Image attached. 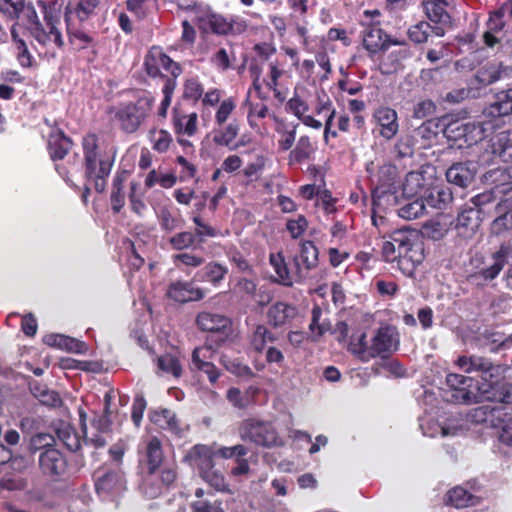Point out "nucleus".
<instances>
[{
	"mask_svg": "<svg viewBox=\"0 0 512 512\" xmlns=\"http://www.w3.org/2000/svg\"><path fill=\"white\" fill-rule=\"evenodd\" d=\"M192 220L193 223L195 224V230L193 234L199 247H201L202 244H204L208 238H214L220 235V231L217 228L205 222L201 216L196 215L193 217Z\"/></svg>",
	"mask_w": 512,
	"mask_h": 512,
	"instance_id": "09e8293b",
	"label": "nucleus"
},
{
	"mask_svg": "<svg viewBox=\"0 0 512 512\" xmlns=\"http://www.w3.org/2000/svg\"><path fill=\"white\" fill-rule=\"evenodd\" d=\"M164 452L160 439L156 436L150 437L145 443L143 463L147 474L155 476L156 471L162 466Z\"/></svg>",
	"mask_w": 512,
	"mask_h": 512,
	"instance_id": "72a5a7b5",
	"label": "nucleus"
},
{
	"mask_svg": "<svg viewBox=\"0 0 512 512\" xmlns=\"http://www.w3.org/2000/svg\"><path fill=\"white\" fill-rule=\"evenodd\" d=\"M372 120L378 128L379 135L385 140H392L399 132L398 114L388 106H379L372 114Z\"/></svg>",
	"mask_w": 512,
	"mask_h": 512,
	"instance_id": "4be33fe9",
	"label": "nucleus"
},
{
	"mask_svg": "<svg viewBox=\"0 0 512 512\" xmlns=\"http://www.w3.org/2000/svg\"><path fill=\"white\" fill-rule=\"evenodd\" d=\"M426 17L435 23L433 34L443 37L448 29L453 27V19L448 8L447 0H422L421 3Z\"/></svg>",
	"mask_w": 512,
	"mask_h": 512,
	"instance_id": "dca6fc26",
	"label": "nucleus"
},
{
	"mask_svg": "<svg viewBox=\"0 0 512 512\" xmlns=\"http://www.w3.org/2000/svg\"><path fill=\"white\" fill-rule=\"evenodd\" d=\"M177 87V81L174 78H166L162 87L163 99L158 108V116L161 118L167 117L168 109L172 102L174 91Z\"/></svg>",
	"mask_w": 512,
	"mask_h": 512,
	"instance_id": "e2e57ef3",
	"label": "nucleus"
},
{
	"mask_svg": "<svg viewBox=\"0 0 512 512\" xmlns=\"http://www.w3.org/2000/svg\"><path fill=\"white\" fill-rule=\"evenodd\" d=\"M72 140L60 130H54L49 134L48 138V152L50 158L56 162L63 160L72 148Z\"/></svg>",
	"mask_w": 512,
	"mask_h": 512,
	"instance_id": "e433bc0d",
	"label": "nucleus"
},
{
	"mask_svg": "<svg viewBox=\"0 0 512 512\" xmlns=\"http://www.w3.org/2000/svg\"><path fill=\"white\" fill-rule=\"evenodd\" d=\"M424 188V177L420 172H409L402 183V191L408 197H414L421 193Z\"/></svg>",
	"mask_w": 512,
	"mask_h": 512,
	"instance_id": "4d7b16f0",
	"label": "nucleus"
},
{
	"mask_svg": "<svg viewBox=\"0 0 512 512\" xmlns=\"http://www.w3.org/2000/svg\"><path fill=\"white\" fill-rule=\"evenodd\" d=\"M196 325L201 331L219 334L217 344L223 343L232 334V321L225 315L202 311L196 316Z\"/></svg>",
	"mask_w": 512,
	"mask_h": 512,
	"instance_id": "6ab92c4d",
	"label": "nucleus"
},
{
	"mask_svg": "<svg viewBox=\"0 0 512 512\" xmlns=\"http://www.w3.org/2000/svg\"><path fill=\"white\" fill-rule=\"evenodd\" d=\"M240 438L257 446L271 448L283 446L284 442L274 425L269 421L248 418L239 426Z\"/></svg>",
	"mask_w": 512,
	"mask_h": 512,
	"instance_id": "0eeeda50",
	"label": "nucleus"
},
{
	"mask_svg": "<svg viewBox=\"0 0 512 512\" xmlns=\"http://www.w3.org/2000/svg\"><path fill=\"white\" fill-rule=\"evenodd\" d=\"M81 146L85 178L93 181L95 190L102 193L114 165L116 152L102 147L95 133L83 136Z\"/></svg>",
	"mask_w": 512,
	"mask_h": 512,
	"instance_id": "7ed1b4c3",
	"label": "nucleus"
},
{
	"mask_svg": "<svg viewBox=\"0 0 512 512\" xmlns=\"http://www.w3.org/2000/svg\"><path fill=\"white\" fill-rule=\"evenodd\" d=\"M505 16L512 20V0L503 2L498 8L489 12L486 22L487 30L483 34V42L487 47L493 48L500 43L501 40L496 35L506 27Z\"/></svg>",
	"mask_w": 512,
	"mask_h": 512,
	"instance_id": "f3484780",
	"label": "nucleus"
},
{
	"mask_svg": "<svg viewBox=\"0 0 512 512\" xmlns=\"http://www.w3.org/2000/svg\"><path fill=\"white\" fill-rule=\"evenodd\" d=\"M315 148L311 142V139L307 135L301 136L294 149L289 154V161L291 163L301 164L308 160L314 153Z\"/></svg>",
	"mask_w": 512,
	"mask_h": 512,
	"instance_id": "de8ad7c7",
	"label": "nucleus"
},
{
	"mask_svg": "<svg viewBox=\"0 0 512 512\" xmlns=\"http://www.w3.org/2000/svg\"><path fill=\"white\" fill-rule=\"evenodd\" d=\"M159 225L165 232H172L179 229L183 225V220L180 214H174L169 208L163 207L157 214Z\"/></svg>",
	"mask_w": 512,
	"mask_h": 512,
	"instance_id": "6e6d98bb",
	"label": "nucleus"
},
{
	"mask_svg": "<svg viewBox=\"0 0 512 512\" xmlns=\"http://www.w3.org/2000/svg\"><path fill=\"white\" fill-rule=\"evenodd\" d=\"M512 202L510 199L501 200L496 206L498 216L492 222V230L495 234H501L512 229Z\"/></svg>",
	"mask_w": 512,
	"mask_h": 512,
	"instance_id": "37998d69",
	"label": "nucleus"
},
{
	"mask_svg": "<svg viewBox=\"0 0 512 512\" xmlns=\"http://www.w3.org/2000/svg\"><path fill=\"white\" fill-rule=\"evenodd\" d=\"M157 367L163 373L171 374L175 378L182 375V365L177 356L170 353L163 354L157 358Z\"/></svg>",
	"mask_w": 512,
	"mask_h": 512,
	"instance_id": "864d4df0",
	"label": "nucleus"
},
{
	"mask_svg": "<svg viewBox=\"0 0 512 512\" xmlns=\"http://www.w3.org/2000/svg\"><path fill=\"white\" fill-rule=\"evenodd\" d=\"M442 398L444 401L452 404L478 403L476 381L474 378L449 373L446 376L445 387L442 388Z\"/></svg>",
	"mask_w": 512,
	"mask_h": 512,
	"instance_id": "9d476101",
	"label": "nucleus"
},
{
	"mask_svg": "<svg viewBox=\"0 0 512 512\" xmlns=\"http://www.w3.org/2000/svg\"><path fill=\"white\" fill-rule=\"evenodd\" d=\"M437 128L438 126L433 121L428 120L412 131L413 137L418 143V149H427L432 146L438 136Z\"/></svg>",
	"mask_w": 512,
	"mask_h": 512,
	"instance_id": "a18cd8bd",
	"label": "nucleus"
},
{
	"mask_svg": "<svg viewBox=\"0 0 512 512\" xmlns=\"http://www.w3.org/2000/svg\"><path fill=\"white\" fill-rule=\"evenodd\" d=\"M149 420L159 429L170 432L178 437L182 436L180 420L175 412L167 408H158L149 412Z\"/></svg>",
	"mask_w": 512,
	"mask_h": 512,
	"instance_id": "2f4dec72",
	"label": "nucleus"
},
{
	"mask_svg": "<svg viewBox=\"0 0 512 512\" xmlns=\"http://www.w3.org/2000/svg\"><path fill=\"white\" fill-rule=\"evenodd\" d=\"M286 109L296 116L305 126L313 129H320L322 127V123L319 120L306 114L309 111V105L298 95H294L287 101Z\"/></svg>",
	"mask_w": 512,
	"mask_h": 512,
	"instance_id": "ea45409f",
	"label": "nucleus"
},
{
	"mask_svg": "<svg viewBox=\"0 0 512 512\" xmlns=\"http://www.w3.org/2000/svg\"><path fill=\"white\" fill-rule=\"evenodd\" d=\"M483 183L500 196H503L512 190V174H510L508 168L499 166L485 172Z\"/></svg>",
	"mask_w": 512,
	"mask_h": 512,
	"instance_id": "cd10ccee",
	"label": "nucleus"
},
{
	"mask_svg": "<svg viewBox=\"0 0 512 512\" xmlns=\"http://www.w3.org/2000/svg\"><path fill=\"white\" fill-rule=\"evenodd\" d=\"M270 264L277 274L278 279L276 281L281 285L290 287L293 283H300L304 280L301 264L296 261V265L293 264L292 268H289L282 252L272 253Z\"/></svg>",
	"mask_w": 512,
	"mask_h": 512,
	"instance_id": "b1692460",
	"label": "nucleus"
},
{
	"mask_svg": "<svg viewBox=\"0 0 512 512\" xmlns=\"http://www.w3.org/2000/svg\"><path fill=\"white\" fill-rule=\"evenodd\" d=\"M236 109V101L232 97L224 99L215 111L214 122L218 128L212 131V142L216 146L227 147L229 150H237L243 143L235 140L240 133V122L233 119L227 121Z\"/></svg>",
	"mask_w": 512,
	"mask_h": 512,
	"instance_id": "423d86ee",
	"label": "nucleus"
},
{
	"mask_svg": "<svg viewBox=\"0 0 512 512\" xmlns=\"http://www.w3.org/2000/svg\"><path fill=\"white\" fill-rule=\"evenodd\" d=\"M166 297L178 303L200 301L205 297V291L196 287L193 281L176 280L169 283Z\"/></svg>",
	"mask_w": 512,
	"mask_h": 512,
	"instance_id": "5701e85b",
	"label": "nucleus"
},
{
	"mask_svg": "<svg viewBox=\"0 0 512 512\" xmlns=\"http://www.w3.org/2000/svg\"><path fill=\"white\" fill-rule=\"evenodd\" d=\"M99 4L100 0L70 1L65 7V24H83L95 14Z\"/></svg>",
	"mask_w": 512,
	"mask_h": 512,
	"instance_id": "393cba45",
	"label": "nucleus"
},
{
	"mask_svg": "<svg viewBox=\"0 0 512 512\" xmlns=\"http://www.w3.org/2000/svg\"><path fill=\"white\" fill-rule=\"evenodd\" d=\"M227 274L228 268L226 265L216 261H211L195 273L193 280L197 282H207L213 286H219Z\"/></svg>",
	"mask_w": 512,
	"mask_h": 512,
	"instance_id": "58836bf2",
	"label": "nucleus"
},
{
	"mask_svg": "<svg viewBox=\"0 0 512 512\" xmlns=\"http://www.w3.org/2000/svg\"><path fill=\"white\" fill-rule=\"evenodd\" d=\"M38 463L41 473L52 481H61L68 474L67 458L56 448L42 451Z\"/></svg>",
	"mask_w": 512,
	"mask_h": 512,
	"instance_id": "2eb2a0df",
	"label": "nucleus"
},
{
	"mask_svg": "<svg viewBox=\"0 0 512 512\" xmlns=\"http://www.w3.org/2000/svg\"><path fill=\"white\" fill-rule=\"evenodd\" d=\"M474 178L475 170L468 162L453 163L446 171L447 181L461 188L468 187Z\"/></svg>",
	"mask_w": 512,
	"mask_h": 512,
	"instance_id": "c9c22d12",
	"label": "nucleus"
},
{
	"mask_svg": "<svg viewBox=\"0 0 512 512\" xmlns=\"http://www.w3.org/2000/svg\"><path fill=\"white\" fill-rule=\"evenodd\" d=\"M217 456V451L212 447L205 444L194 445L187 453L186 459L190 465L199 470V474L214 468V457Z\"/></svg>",
	"mask_w": 512,
	"mask_h": 512,
	"instance_id": "bb28decb",
	"label": "nucleus"
},
{
	"mask_svg": "<svg viewBox=\"0 0 512 512\" xmlns=\"http://www.w3.org/2000/svg\"><path fill=\"white\" fill-rule=\"evenodd\" d=\"M397 43H391V46H398L397 49L391 51L387 56L389 62L383 61L380 69L383 74H391L396 72L401 66L403 61L412 57L413 52L410 45L405 39L396 38Z\"/></svg>",
	"mask_w": 512,
	"mask_h": 512,
	"instance_id": "c756f323",
	"label": "nucleus"
},
{
	"mask_svg": "<svg viewBox=\"0 0 512 512\" xmlns=\"http://www.w3.org/2000/svg\"><path fill=\"white\" fill-rule=\"evenodd\" d=\"M307 218L299 214L296 218H290L286 221V230L292 239H300L308 228Z\"/></svg>",
	"mask_w": 512,
	"mask_h": 512,
	"instance_id": "774afa93",
	"label": "nucleus"
},
{
	"mask_svg": "<svg viewBox=\"0 0 512 512\" xmlns=\"http://www.w3.org/2000/svg\"><path fill=\"white\" fill-rule=\"evenodd\" d=\"M177 87V81L174 78H166L162 87L163 99L158 108V116L161 118L167 117L168 109L172 102L174 91Z\"/></svg>",
	"mask_w": 512,
	"mask_h": 512,
	"instance_id": "0e129e2a",
	"label": "nucleus"
},
{
	"mask_svg": "<svg viewBox=\"0 0 512 512\" xmlns=\"http://www.w3.org/2000/svg\"><path fill=\"white\" fill-rule=\"evenodd\" d=\"M369 346L370 345L367 344L366 340V333L358 331L350 336L348 351L357 357V359H359L361 362H369Z\"/></svg>",
	"mask_w": 512,
	"mask_h": 512,
	"instance_id": "49530a36",
	"label": "nucleus"
},
{
	"mask_svg": "<svg viewBox=\"0 0 512 512\" xmlns=\"http://www.w3.org/2000/svg\"><path fill=\"white\" fill-rule=\"evenodd\" d=\"M491 153V157L482 160L485 162H494L496 159L504 163H512V131H502L492 136L488 142L486 153ZM512 174V167L508 168Z\"/></svg>",
	"mask_w": 512,
	"mask_h": 512,
	"instance_id": "412c9836",
	"label": "nucleus"
},
{
	"mask_svg": "<svg viewBox=\"0 0 512 512\" xmlns=\"http://www.w3.org/2000/svg\"><path fill=\"white\" fill-rule=\"evenodd\" d=\"M426 207L422 198H417L402 205L398 209V216L406 220H414L425 213Z\"/></svg>",
	"mask_w": 512,
	"mask_h": 512,
	"instance_id": "bf43d9fd",
	"label": "nucleus"
},
{
	"mask_svg": "<svg viewBox=\"0 0 512 512\" xmlns=\"http://www.w3.org/2000/svg\"><path fill=\"white\" fill-rule=\"evenodd\" d=\"M276 337L264 325H258L251 335V346L256 352H262L267 342H274Z\"/></svg>",
	"mask_w": 512,
	"mask_h": 512,
	"instance_id": "13d9d810",
	"label": "nucleus"
},
{
	"mask_svg": "<svg viewBox=\"0 0 512 512\" xmlns=\"http://www.w3.org/2000/svg\"><path fill=\"white\" fill-rule=\"evenodd\" d=\"M197 26L202 34L217 36H236L247 30V23L242 18L212 11L197 17Z\"/></svg>",
	"mask_w": 512,
	"mask_h": 512,
	"instance_id": "1a4fd4ad",
	"label": "nucleus"
},
{
	"mask_svg": "<svg viewBox=\"0 0 512 512\" xmlns=\"http://www.w3.org/2000/svg\"><path fill=\"white\" fill-rule=\"evenodd\" d=\"M363 30L361 31L362 46L366 50L370 59L386 53L391 47V43H397L396 37L388 34L379 21L370 22L368 24L361 23Z\"/></svg>",
	"mask_w": 512,
	"mask_h": 512,
	"instance_id": "f8f14e48",
	"label": "nucleus"
},
{
	"mask_svg": "<svg viewBox=\"0 0 512 512\" xmlns=\"http://www.w3.org/2000/svg\"><path fill=\"white\" fill-rule=\"evenodd\" d=\"M446 497V503L457 509L476 506L481 502V497L461 486L451 488L447 492Z\"/></svg>",
	"mask_w": 512,
	"mask_h": 512,
	"instance_id": "a19ab883",
	"label": "nucleus"
},
{
	"mask_svg": "<svg viewBox=\"0 0 512 512\" xmlns=\"http://www.w3.org/2000/svg\"><path fill=\"white\" fill-rule=\"evenodd\" d=\"M296 260L301 264L305 280L308 273L315 269L319 262V250L313 241L305 240L300 243L299 254L293 257L294 265H296Z\"/></svg>",
	"mask_w": 512,
	"mask_h": 512,
	"instance_id": "f704fd0d",
	"label": "nucleus"
},
{
	"mask_svg": "<svg viewBox=\"0 0 512 512\" xmlns=\"http://www.w3.org/2000/svg\"><path fill=\"white\" fill-rule=\"evenodd\" d=\"M96 493L107 500H114L126 490V480L120 470L102 468L94 473Z\"/></svg>",
	"mask_w": 512,
	"mask_h": 512,
	"instance_id": "4468645a",
	"label": "nucleus"
},
{
	"mask_svg": "<svg viewBox=\"0 0 512 512\" xmlns=\"http://www.w3.org/2000/svg\"><path fill=\"white\" fill-rule=\"evenodd\" d=\"M512 114V88L496 94V100L483 110L489 122Z\"/></svg>",
	"mask_w": 512,
	"mask_h": 512,
	"instance_id": "473e14b6",
	"label": "nucleus"
},
{
	"mask_svg": "<svg viewBox=\"0 0 512 512\" xmlns=\"http://www.w3.org/2000/svg\"><path fill=\"white\" fill-rule=\"evenodd\" d=\"M154 101V97L143 95L135 101L119 103L111 110L112 118L123 133L134 134L149 117Z\"/></svg>",
	"mask_w": 512,
	"mask_h": 512,
	"instance_id": "39448f33",
	"label": "nucleus"
},
{
	"mask_svg": "<svg viewBox=\"0 0 512 512\" xmlns=\"http://www.w3.org/2000/svg\"><path fill=\"white\" fill-rule=\"evenodd\" d=\"M82 25L66 24L68 41L72 49L87 63H93L99 56V41L95 34L85 31Z\"/></svg>",
	"mask_w": 512,
	"mask_h": 512,
	"instance_id": "ddd939ff",
	"label": "nucleus"
},
{
	"mask_svg": "<svg viewBox=\"0 0 512 512\" xmlns=\"http://www.w3.org/2000/svg\"><path fill=\"white\" fill-rule=\"evenodd\" d=\"M144 69L151 78H174L182 74L183 69L169 55L163 52L161 47L153 46L145 56Z\"/></svg>",
	"mask_w": 512,
	"mask_h": 512,
	"instance_id": "9b49d317",
	"label": "nucleus"
},
{
	"mask_svg": "<svg viewBox=\"0 0 512 512\" xmlns=\"http://www.w3.org/2000/svg\"><path fill=\"white\" fill-rule=\"evenodd\" d=\"M216 356V350L211 345H202L194 348L191 355L190 369L200 371L207 375L210 383L218 381L220 372L214 365L213 360Z\"/></svg>",
	"mask_w": 512,
	"mask_h": 512,
	"instance_id": "aec40b11",
	"label": "nucleus"
},
{
	"mask_svg": "<svg viewBox=\"0 0 512 512\" xmlns=\"http://www.w3.org/2000/svg\"><path fill=\"white\" fill-rule=\"evenodd\" d=\"M371 182L374 184L372 189V201L374 206H382L389 203L390 200L397 199L396 193L399 186V173L396 165L384 163L379 166L377 172L371 175Z\"/></svg>",
	"mask_w": 512,
	"mask_h": 512,
	"instance_id": "6e6552de",
	"label": "nucleus"
},
{
	"mask_svg": "<svg viewBox=\"0 0 512 512\" xmlns=\"http://www.w3.org/2000/svg\"><path fill=\"white\" fill-rule=\"evenodd\" d=\"M381 253L385 262L396 263L403 275L413 277L425 259V244L419 236L397 230L392 233L390 240L383 242Z\"/></svg>",
	"mask_w": 512,
	"mask_h": 512,
	"instance_id": "f03ea898",
	"label": "nucleus"
},
{
	"mask_svg": "<svg viewBox=\"0 0 512 512\" xmlns=\"http://www.w3.org/2000/svg\"><path fill=\"white\" fill-rule=\"evenodd\" d=\"M203 93L204 86L197 76L187 78L184 81L182 94L184 100L196 104L201 100Z\"/></svg>",
	"mask_w": 512,
	"mask_h": 512,
	"instance_id": "8fccbe9b",
	"label": "nucleus"
},
{
	"mask_svg": "<svg viewBox=\"0 0 512 512\" xmlns=\"http://www.w3.org/2000/svg\"><path fill=\"white\" fill-rule=\"evenodd\" d=\"M43 342L50 347L77 354H83L87 350L83 341L63 334H47L44 336Z\"/></svg>",
	"mask_w": 512,
	"mask_h": 512,
	"instance_id": "4c0bfd02",
	"label": "nucleus"
},
{
	"mask_svg": "<svg viewBox=\"0 0 512 512\" xmlns=\"http://www.w3.org/2000/svg\"><path fill=\"white\" fill-rule=\"evenodd\" d=\"M177 182V177L173 173L159 174L155 169L151 170L145 179L146 188L150 189L156 184L163 188H171Z\"/></svg>",
	"mask_w": 512,
	"mask_h": 512,
	"instance_id": "052dcab7",
	"label": "nucleus"
},
{
	"mask_svg": "<svg viewBox=\"0 0 512 512\" xmlns=\"http://www.w3.org/2000/svg\"><path fill=\"white\" fill-rule=\"evenodd\" d=\"M44 13L45 26L41 23L34 6L26 4L21 14L27 22L32 37L44 47L63 48L64 40L61 31L57 28L58 16L44 2H41Z\"/></svg>",
	"mask_w": 512,
	"mask_h": 512,
	"instance_id": "20e7f679",
	"label": "nucleus"
},
{
	"mask_svg": "<svg viewBox=\"0 0 512 512\" xmlns=\"http://www.w3.org/2000/svg\"><path fill=\"white\" fill-rule=\"evenodd\" d=\"M297 314L295 306L279 301L269 307L267 317L274 328H288Z\"/></svg>",
	"mask_w": 512,
	"mask_h": 512,
	"instance_id": "c85d7f7f",
	"label": "nucleus"
},
{
	"mask_svg": "<svg viewBox=\"0 0 512 512\" xmlns=\"http://www.w3.org/2000/svg\"><path fill=\"white\" fill-rule=\"evenodd\" d=\"M480 209L465 205L457 216L456 228L460 233L473 234L480 225Z\"/></svg>",
	"mask_w": 512,
	"mask_h": 512,
	"instance_id": "79ce46f5",
	"label": "nucleus"
},
{
	"mask_svg": "<svg viewBox=\"0 0 512 512\" xmlns=\"http://www.w3.org/2000/svg\"><path fill=\"white\" fill-rule=\"evenodd\" d=\"M457 365L466 373L480 372V381L476 382L477 401L512 404V383L506 381L508 366L494 364L483 356H460Z\"/></svg>",
	"mask_w": 512,
	"mask_h": 512,
	"instance_id": "f257e3e1",
	"label": "nucleus"
},
{
	"mask_svg": "<svg viewBox=\"0 0 512 512\" xmlns=\"http://www.w3.org/2000/svg\"><path fill=\"white\" fill-rule=\"evenodd\" d=\"M55 438L50 433H37L30 439L29 450L32 453L40 451V453L46 449L55 448Z\"/></svg>",
	"mask_w": 512,
	"mask_h": 512,
	"instance_id": "338daca9",
	"label": "nucleus"
},
{
	"mask_svg": "<svg viewBox=\"0 0 512 512\" xmlns=\"http://www.w3.org/2000/svg\"><path fill=\"white\" fill-rule=\"evenodd\" d=\"M32 394L44 405L55 407L61 403L59 394L37 382L30 384Z\"/></svg>",
	"mask_w": 512,
	"mask_h": 512,
	"instance_id": "603ef678",
	"label": "nucleus"
},
{
	"mask_svg": "<svg viewBox=\"0 0 512 512\" xmlns=\"http://www.w3.org/2000/svg\"><path fill=\"white\" fill-rule=\"evenodd\" d=\"M168 243L174 250H185L191 247H199L191 231H182L174 234L168 239Z\"/></svg>",
	"mask_w": 512,
	"mask_h": 512,
	"instance_id": "680f3d73",
	"label": "nucleus"
},
{
	"mask_svg": "<svg viewBox=\"0 0 512 512\" xmlns=\"http://www.w3.org/2000/svg\"><path fill=\"white\" fill-rule=\"evenodd\" d=\"M284 66L285 61L279 58L270 61L267 77L263 79V83L273 92L275 99L280 103L286 100L288 92L287 89L283 90L279 87V79L286 72Z\"/></svg>",
	"mask_w": 512,
	"mask_h": 512,
	"instance_id": "7c9ffc66",
	"label": "nucleus"
},
{
	"mask_svg": "<svg viewBox=\"0 0 512 512\" xmlns=\"http://www.w3.org/2000/svg\"><path fill=\"white\" fill-rule=\"evenodd\" d=\"M171 125L176 136L193 137L198 132V115L196 112L185 113L174 107L172 109Z\"/></svg>",
	"mask_w": 512,
	"mask_h": 512,
	"instance_id": "a878e982",
	"label": "nucleus"
},
{
	"mask_svg": "<svg viewBox=\"0 0 512 512\" xmlns=\"http://www.w3.org/2000/svg\"><path fill=\"white\" fill-rule=\"evenodd\" d=\"M453 200V193L445 184L435 185L428 190L425 196L427 204L436 209H445Z\"/></svg>",
	"mask_w": 512,
	"mask_h": 512,
	"instance_id": "c03bdc74",
	"label": "nucleus"
},
{
	"mask_svg": "<svg viewBox=\"0 0 512 512\" xmlns=\"http://www.w3.org/2000/svg\"><path fill=\"white\" fill-rule=\"evenodd\" d=\"M398 333L393 326L385 325L377 329L369 346L370 360L376 357L386 359L398 349Z\"/></svg>",
	"mask_w": 512,
	"mask_h": 512,
	"instance_id": "a211bd4d",
	"label": "nucleus"
},
{
	"mask_svg": "<svg viewBox=\"0 0 512 512\" xmlns=\"http://www.w3.org/2000/svg\"><path fill=\"white\" fill-rule=\"evenodd\" d=\"M415 149H418V143L412 132L402 135L394 145L395 156L399 159L412 157Z\"/></svg>",
	"mask_w": 512,
	"mask_h": 512,
	"instance_id": "5fc2aeb1",
	"label": "nucleus"
},
{
	"mask_svg": "<svg viewBox=\"0 0 512 512\" xmlns=\"http://www.w3.org/2000/svg\"><path fill=\"white\" fill-rule=\"evenodd\" d=\"M156 2L157 0H126L125 6L130 13L142 20L149 14Z\"/></svg>",
	"mask_w": 512,
	"mask_h": 512,
	"instance_id": "69168bd1",
	"label": "nucleus"
},
{
	"mask_svg": "<svg viewBox=\"0 0 512 512\" xmlns=\"http://www.w3.org/2000/svg\"><path fill=\"white\" fill-rule=\"evenodd\" d=\"M434 26L427 21H419L410 26L407 31L409 40L415 44H424L428 41L430 34H433Z\"/></svg>",
	"mask_w": 512,
	"mask_h": 512,
	"instance_id": "3c124183",
	"label": "nucleus"
}]
</instances>
